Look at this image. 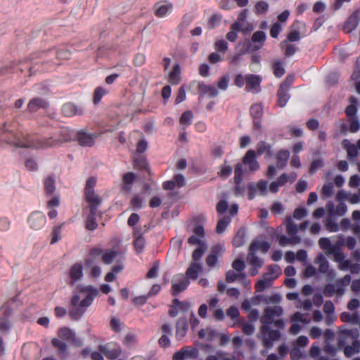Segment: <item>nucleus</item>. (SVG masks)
<instances>
[{
    "mask_svg": "<svg viewBox=\"0 0 360 360\" xmlns=\"http://www.w3.org/2000/svg\"><path fill=\"white\" fill-rule=\"evenodd\" d=\"M134 248L137 252H141L146 245L145 239L139 231L134 232Z\"/></svg>",
    "mask_w": 360,
    "mask_h": 360,
    "instance_id": "obj_32",
    "label": "nucleus"
},
{
    "mask_svg": "<svg viewBox=\"0 0 360 360\" xmlns=\"http://www.w3.org/2000/svg\"><path fill=\"white\" fill-rule=\"evenodd\" d=\"M180 72L181 70L179 65H175L172 71L169 75V82L173 84H177L181 79Z\"/></svg>",
    "mask_w": 360,
    "mask_h": 360,
    "instance_id": "obj_37",
    "label": "nucleus"
},
{
    "mask_svg": "<svg viewBox=\"0 0 360 360\" xmlns=\"http://www.w3.org/2000/svg\"><path fill=\"white\" fill-rule=\"evenodd\" d=\"M136 179V176L133 172H127L122 176V191L129 193L132 188V184Z\"/></svg>",
    "mask_w": 360,
    "mask_h": 360,
    "instance_id": "obj_27",
    "label": "nucleus"
},
{
    "mask_svg": "<svg viewBox=\"0 0 360 360\" xmlns=\"http://www.w3.org/2000/svg\"><path fill=\"white\" fill-rule=\"evenodd\" d=\"M85 193L87 201L92 204L93 206H96L100 203V198L94 193V191H85Z\"/></svg>",
    "mask_w": 360,
    "mask_h": 360,
    "instance_id": "obj_48",
    "label": "nucleus"
},
{
    "mask_svg": "<svg viewBox=\"0 0 360 360\" xmlns=\"http://www.w3.org/2000/svg\"><path fill=\"white\" fill-rule=\"evenodd\" d=\"M46 224V217L40 212L31 214L29 218V224L32 229L39 230Z\"/></svg>",
    "mask_w": 360,
    "mask_h": 360,
    "instance_id": "obj_10",
    "label": "nucleus"
},
{
    "mask_svg": "<svg viewBox=\"0 0 360 360\" xmlns=\"http://www.w3.org/2000/svg\"><path fill=\"white\" fill-rule=\"evenodd\" d=\"M325 225L330 232H337L340 230L339 225L330 218L326 219Z\"/></svg>",
    "mask_w": 360,
    "mask_h": 360,
    "instance_id": "obj_57",
    "label": "nucleus"
},
{
    "mask_svg": "<svg viewBox=\"0 0 360 360\" xmlns=\"http://www.w3.org/2000/svg\"><path fill=\"white\" fill-rule=\"evenodd\" d=\"M248 11L247 10H244L240 13L238 16L237 21L232 25V29L233 30H240L242 31H251L253 29L252 25H249L248 29L244 27V25L245 22V20L247 18Z\"/></svg>",
    "mask_w": 360,
    "mask_h": 360,
    "instance_id": "obj_25",
    "label": "nucleus"
},
{
    "mask_svg": "<svg viewBox=\"0 0 360 360\" xmlns=\"http://www.w3.org/2000/svg\"><path fill=\"white\" fill-rule=\"evenodd\" d=\"M255 253L256 252H252L250 251L248 256V262L252 266H256L257 268H261L263 262L255 255Z\"/></svg>",
    "mask_w": 360,
    "mask_h": 360,
    "instance_id": "obj_47",
    "label": "nucleus"
},
{
    "mask_svg": "<svg viewBox=\"0 0 360 360\" xmlns=\"http://www.w3.org/2000/svg\"><path fill=\"white\" fill-rule=\"evenodd\" d=\"M98 294V290L92 285L79 286L71 298L70 315L76 319H79Z\"/></svg>",
    "mask_w": 360,
    "mask_h": 360,
    "instance_id": "obj_1",
    "label": "nucleus"
},
{
    "mask_svg": "<svg viewBox=\"0 0 360 360\" xmlns=\"http://www.w3.org/2000/svg\"><path fill=\"white\" fill-rule=\"evenodd\" d=\"M266 38V34L262 31H257L253 34L252 40L256 44L255 46L256 49H259L262 47Z\"/></svg>",
    "mask_w": 360,
    "mask_h": 360,
    "instance_id": "obj_34",
    "label": "nucleus"
},
{
    "mask_svg": "<svg viewBox=\"0 0 360 360\" xmlns=\"http://www.w3.org/2000/svg\"><path fill=\"white\" fill-rule=\"evenodd\" d=\"M172 10L173 5L168 2L158 3L155 6V13L158 18L166 17Z\"/></svg>",
    "mask_w": 360,
    "mask_h": 360,
    "instance_id": "obj_20",
    "label": "nucleus"
},
{
    "mask_svg": "<svg viewBox=\"0 0 360 360\" xmlns=\"http://www.w3.org/2000/svg\"><path fill=\"white\" fill-rule=\"evenodd\" d=\"M344 292V290L341 288H336L333 285H328L324 290L325 295L328 296H331L332 295L336 293L338 295H342Z\"/></svg>",
    "mask_w": 360,
    "mask_h": 360,
    "instance_id": "obj_49",
    "label": "nucleus"
},
{
    "mask_svg": "<svg viewBox=\"0 0 360 360\" xmlns=\"http://www.w3.org/2000/svg\"><path fill=\"white\" fill-rule=\"evenodd\" d=\"M60 137H53V140H46L45 141H39L32 139L30 137H26L23 140H18L13 143V145L19 148H27L32 149L46 148L56 146L60 142L66 141L76 138V131L68 128H63L60 130Z\"/></svg>",
    "mask_w": 360,
    "mask_h": 360,
    "instance_id": "obj_3",
    "label": "nucleus"
},
{
    "mask_svg": "<svg viewBox=\"0 0 360 360\" xmlns=\"http://www.w3.org/2000/svg\"><path fill=\"white\" fill-rule=\"evenodd\" d=\"M189 285V281L182 274L175 276L172 279V290L174 294L184 290Z\"/></svg>",
    "mask_w": 360,
    "mask_h": 360,
    "instance_id": "obj_11",
    "label": "nucleus"
},
{
    "mask_svg": "<svg viewBox=\"0 0 360 360\" xmlns=\"http://www.w3.org/2000/svg\"><path fill=\"white\" fill-rule=\"evenodd\" d=\"M297 179V174L295 172H291L289 174H283L281 176H280L278 179V184L280 186H283L286 183H292L295 181Z\"/></svg>",
    "mask_w": 360,
    "mask_h": 360,
    "instance_id": "obj_38",
    "label": "nucleus"
},
{
    "mask_svg": "<svg viewBox=\"0 0 360 360\" xmlns=\"http://www.w3.org/2000/svg\"><path fill=\"white\" fill-rule=\"evenodd\" d=\"M360 351V342L354 341L351 346H347L345 348V356L349 357Z\"/></svg>",
    "mask_w": 360,
    "mask_h": 360,
    "instance_id": "obj_39",
    "label": "nucleus"
},
{
    "mask_svg": "<svg viewBox=\"0 0 360 360\" xmlns=\"http://www.w3.org/2000/svg\"><path fill=\"white\" fill-rule=\"evenodd\" d=\"M344 148L346 149L349 158H355L357 155V148L352 144L348 140H344L342 142Z\"/></svg>",
    "mask_w": 360,
    "mask_h": 360,
    "instance_id": "obj_40",
    "label": "nucleus"
},
{
    "mask_svg": "<svg viewBox=\"0 0 360 360\" xmlns=\"http://www.w3.org/2000/svg\"><path fill=\"white\" fill-rule=\"evenodd\" d=\"M84 276L83 266L80 264H73L69 271L68 278L69 283L75 285L77 282L81 281Z\"/></svg>",
    "mask_w": 360,
    "mask_h": 360,
    "instance_id": "obj_8",
    "label": "nucleus"
},
{
    "mask_svg": "<svg viewBox=\"0 0 360 360\" xmlns=\"http://www.w3.org/2000/svg\"><path fill=\"white\" fill-rule=\"evenodd\" d=\"M295 305L296 308L304 309L305 310H308L311 307L312 304H311V300H309V299H307L304 300H298L295 303Z\"/></svg>",
    "mask_w": 360,
    "mask_h": 360,
    "instance_id": "obj_62",
    "label": "nucleus"
},
{
    "mask_svg": "<svg viewBox=\"0 0 360 360\" xmlns=\"http://www.w3.org/2000/svg\"><path fill=\"white\" fill-rule=\"evenodd\" d=\"M230 82V77L228 75H224L220 78L217 83V86L221 90H226Z\"/></svg>",
    "mask_w": 360,
    "mask_h": 360,
    "instance_id": "obj_60",
    "label": "nucleus"
},
{
    "mask_svg": "<svg viewBox=\"0 0 360 360\" xmlns=\"http://www.w3.org/2000/svg\"><path fill=\"white\" fill-rule=\"evenodd\" d=\"M357 316V312H354L352 314L343 312L341 314L340 319L342 321L355 323Z\"/></svg>",
    "mask_w": 360,
    "mask_h": 360,
    "instance_id": "obj_52",
    "label": "nucleus"
},
{
    "mask_svg": "<svg viewBox=\"0 0 360 360\" xmlns=\"http://www.w3.org/2000/svg\"><path fill=\"white\" fill-rule=\"evenodd\" d=\"M243 175V165L238 163L235 169V181L236 184V193L238 195H243L245 193V187L240 185Z\"/></svg>",
    "mask_w": 360,
    "mask_h": 360,
    "instance_id": "obj_19",
    "label": "nucleus"
},
{
    "mask_svg": "<svg viewBox=\"0 0 360 360\" xmlns=\"http://www.w3.org/2000/svg\"><path fill=\"white\" fill-rule=\"evenodd\" d=\"M286 231L291 236L292 243H299L301 239L296 234L299 232L298 226L292 221L290 217H288L285 221Z\"/></svg>",
    "mask_w": 360,
    "mask_h": 360,
    "instance_id": "obj_15",
    "label": "nucleus"
},
{
    "mask_svg": "<svg viewBox=\"0 0 360 360\" xmlns=\"http://www.w3.org/2000/svg\"><path fill=\"white\" fill-rule=\"evenodd\" d=\"M58 338H53L52 340V344L61 353L65 352L67 349V345L65 341L76 347H80L82 345V341L68 328H60L58 332Z\"/></svg>",
    "mask_w": 360,
    "mask_h": 360,
    "instance_id": "obj_4",
    "label": "nucleus"
},
{
    "mask_svg": "<svg viewBox=\"0 0 360 360\" xmlns=\"http://www.w3.org/2000/svg\"><path fill=\"white\" fill-rule=\"evenodd\" d=\"M118 255L119 253L117 251L108 250L102 255L101 259L104 263L109 264L112 263L115 258H117Z\"/></svg>",
    "mask_w": 360,
    "mask_h": 360,
    "instance_id": "obj_41",
    "label": "nucleus"
},
{
    "mask_svg": "<svg viewBox=\"0 0 360 360\" xmlns=\"http://www.w3.org/2000/svg\"><path fill=\"white\" fill-rule=\"evenodd\" d=\"M187 324L184 319L179 320L176 323V338L177 340H181L186 334Z\"/></svg>",
    "mask_w": 360,
    "mask_h": 360,
    "instance_id": "obj_31",
    "label": "nucleus"
},
{
    "mask_svg": "<svg viewBox=\"0 0 360 360\" xmlns=\"http://www.w3.org/2000/svg\"><path fill=\"white\" fill-rule=\"evenodd\" d=\"M161 337L159 339V345L162 347H169L170 340L169 336L172 335V326L170 324L165 323L160 328Z\"/></svg>",
    "mask_w": 360,
    "mask_h": 360,
    "instance_id": "obj_14",
    "label": "nucleus"
},
{
    "mask_svg": "<svg viewBox=\"0 0 360 360\" xmlns=\"http://www.w3.org/2000/svg\"><path fill=\"white\" fill-rule=\"evenodd\" d=\"M79 143L84 146H91L94 144L96 136L84 131H76V138Z\"/></svg>",
    "mask_w": 360,
    "mask_h": 360,
    "instance_id": "obj_21",
    "label": "nucleus"
},
{
    "mask_svg": "<svg viewBox=\"0 0 360 360\" xmlns=\"http://www.w3.org/2000/svg\"><path fill=\"white\" fill-rule=\"evenodd\" d=\"M193 120V113L191 111H186L184 112L180 118V123L184 127L191 124Z\"/></svg>",
    "mask_w": 360,
    "mask_h": 360,
    "instance_id": "obj_51",
    "label": "nucleus"
},
{
    "mask_svg": "<svg viewBox=\"0 0 360 360\" xmlns=\"http://www.w3.org/2000/svg\"><path fill=\"white\" fill-rule=\"evenodd\" d=\"M281 49L285 50L287 56H292L295 53V48L293 45L289 44L287 41H284L281 44Z\"/></svg>",
    "mask_w": 360,
    "mask_h": 360,
    "instance_id": "obj_59",
    "label": "nucleus"
},
{
    "mask_svg": "<svg viewBox=\"0 0 360 360\" xmlns=\"http://www.w3.org/2000/svg\"><path fill=\"white\" fill-rule=\"evenodd\" d=\"M290 157V153L287 150H281L277 154V167L278 168L284 167Z\"/></svg>",
    "mask_w": 360,
    "mask_h": 360,
    "instance_id": "obj_35",
    "label": "nucleus"
},
{
    "mask_svg": "<svg viewBox=\"0 0 360 360\" xmlns=\"http://www.w3.org/2000/svg\"><path fill=\"white\" fill-rule=\"evenodd\" d=\"M338 263L339 269L342 271L349 270L352 274L360 273V263H352L350 259H342L340 261H337Z\"/></svg>",
    "mask_w": 360,
    "mask_h": 360,
    "instance_id": "obj_17",
    "label": "nucleus"
},
{
    "mask_svg": "<svg viewBox=\"0 0 360 360\" xmlns=\"http://www.w3.org/2000/svg\"><path fill=\"white\" fill-rule=\"evenodd\" d=\"M269 8V4L264 1L257 2L255 5L256 13L258 15L264 13Z\"/></svg>",
    "mask_w": 360,
    "mask_h": 360,
    "instance_id": "obj_61",
    "label": "nucleus"
},
{
    "mask_svg": "<svg viewBox=\"0 0 360 360\" xmlns=\"http://www.w3.org/2000/svg\"><path fill=\"white\" fill-rule=\"evenodd\" d=\"M273 68H274V73L275 76L277 77H282L285 73V69L283 68V65L280 62L274 63Z\"/></svg>",
    "mask_w": 360,
    "mask_h": 360,
    "instance_id": "obj_64",
    "label": "nucleus"
},
{
    "mask_svg": "<svg viewBox=\"0 0 360 360\" xmlns=\"http://www.w3.org/2000/svg\"><path fill=\"white\" fill-rule=\"evenodd\" d=\"M235 247H240L245 243V233L243 231H239L233 240Z\"/></svg>",
    "mask_w": 360,
    "mask_h": 360,
    "instance_id": "obj_58",
    "label": "nucleus"
},
{
    "mask_svg": "<svg viewBox=\"0 0 360 360\" xmlns=\"http://www.w3.org/2000/svg\"><path fill=\"white\" fill-rule=\"evenodd\" d=\"M251 115L255 119L259 118L263 113V108L260 104H255L250 108Z\"/></svg>",
    "mask_w": 360,
    "mask_h": 360,
    "instance_id": "obj_56",
    "label": "nucleus"
},
{
    "mask_svg": "<svg viewBox=\"0 0 360 360\" xmlns=\"http://www.w3.org/2000/svg\"><path fill=\"white\" fill-rule=\"evenodd\" d=\"M62 111L65 116H72L81 112L80 110L75 105L70 103L65 104L63 106Z\"/></svg>",
    "mask_w": 360,
    "mask_h": 360,
    "instance_id": "obj_36",
    "label": "nucleus"
},
{
    "mask_svg": "<svg viewBox=\"0 0 360 360\" xmlns=\"http://www.w3.org/2000/svg\"><path fill=\"white\" fill-rule=\"evenodd\" d=\"M319 245L326 255H333L335 262L345 259V255L342 251L339 250L334 244H332L328 238H321L319 240Z\"/></svg>",
    "mask_w": 360,
    "mask_h": 360,
    "instance_id": "obj_6",
    "label": "nucleus"
},
{
    "mask_svg": "<svg viewBox=\"0 0 360 360\" xmlns=\"http://www.w3.org/2000/svg\"><path fill=\"white\" fill-rule=\"evenodd\" d=\"M249 194L250 200L254 198L257 194L265 195L267 192V182L265 181H260L257 184H250L249 185Z\"/></svg>",
    "mask_w": 360,
    "mask_h": 360,
    "instance_id": "obj_13",
    "label": "nucleus"
},
{
    "mask_svg": "<svg viewBox=\"0 0 360 360\" xmlns=\"http://www.w3.org/2000/svg\"><path fill=\"white\" fill-rule=\"evenodd\" d=\"M261 83V78L255 75H245L246 89L249 91L258 92Z\"/></svg>",
    "mask_w": 360,
    "mask_h": 360,
    "instance_id": "obj_16",
    "label": "nucleus"
},
{
    "mask_svg": "<svg viewBox=\"0 0 360 360\" xmlns=\"http://www.w3.org/2000/svg\"><path fill=\"white\" fill-rule=\"evenodd\" d=\"M206 249V244L202 243L195 250V251L193 253V259L195 261V262L198 261L202 257Z\"/></svg>",
    "mask_w": 360,
    "mask_h": 360,
    "instance_id": "obj_50",
    "label": "nucleus"
},
{
    "mask_svg": "<svg viewBox=\"0 0 360 360\" xmlns=\"http://www.w3.org/2000/svg\"><path fill=\"white\" fill-rule=\"evenodd\" d=\"M238 210V206L237 204H233L231 205V207L228 210V212L229 214V217H223L219 219L216 231L218 233H222L229 224L231 221V217L237 214Z\"/></svg>",
    "mask_w": 360,
    "mask_h": 360,
    "instance_id": "obj_7",
    "label": "nucleus"
},
{
    "mask_svg": "<svg viewBox=\"0 0 360 360\" xmlns=\"http://www.w3.org/2000/svg\"><path fill=\"white\" fill-rule=\"evenodd\" d=\"M198 89L201 96L207 95L210 97H214L218 95L217 89L213 86H209L201 83L199 84Z\"/></svg>",
    "mask_w": 360,
    "mask_h": 360,
    "instance_id": "obj_30",
    "label": "nucleus"
},
{
    "mask_svg": "<svg viewBox=\"0 0 360 360\" xmlns=\"http://www.w3.org/2000/svg\"><path fill=\"white\" fill-rule=\"evenodd\" d=\"M243 163L250 171H256L259 168V163L255 160V153L250 150L243 158Z\"/></svg>",
    "mask_w": 360,
    "mask_h": 360,
    "instance_id": "obj_22",
    "label": "nucleus"
},
{
    "mask_svg": "<svg viewBox=\"0 0 360 360\" xmlns=\"http://www.w3.org/2000/svg\"><path fill=\"white\" fill-rule=\"evenodd\" d=\"M315 264L319 266V271L323 274H328L327 276L329 279L335 277V274L334 271L329 270V263L323 255L320 254L317 256L314 261Z\"/></svg>",
    "mask_w": 360,
    "mask_h": 360,
    "instance_id": "obj_9",
    "label": "nucleus"
},
{
    "mask_svg": "<svg viewBox=\"0 0 360 360\" xmlns=\"http://www.w3.org/2000/svg\"><path fill=\"white\" fill-rule=\"evenodd\" d=\"M198 335L200 338L209 341L214 338V337L216 336V332L213 329L207 328L206 329H203L199 331Z\"/></svg>",
    "mask_w": 360,
    "mask_h": 360,
    "instance_id": "obj_43",
    "label": "nucleus"
},
{
    "mask_svg": "<svg viewBox=\"0 0 360 360\" xmlns=\"http://www.w3.org/2000/svg\"><path fill=\"white\" fill-rule=\"evenodd\" d=\"M64 223L53 227L51 239V244H54L60 240L62 237L61 229Z\"/></svg>",
    "mask_w": 360,
    "mask_h": 360,
    "instance_id": "obj_42",
    "label": "nucleus"
},
{
    "mask_svg": "<svg viewBox=\"0 0 360 360\" xmlns=\"http://www.w3.org/2000/svg\"><path fill=\"white\" fill-rule=\"evenodd\" d=\"M270 248V244L262 240H255L251 243L249 250L252 252H257L258 251L262 253H266Z\"/></svg>",
    "mask_w": 360,
    "mask_h": 360,
    "instance_id": "obj_24",
    "label": "nucleus"
},
{
    "mask_svg": "<svg viewBox=\"0 0 360 360\" xmlns=\"http://www.w3.org/2000/svg\"><path fill=\"white\" fill-rule=\"evenodd\" d=\"M288 91V86H286V84H282L278 91V102L281 107H284L288 101L289 95Z\"/></svg>",
    "mask_w": 360,
    "mask_h": 360,
    "instance_id": "obj_28",
    "label": "nucleus"
},
{
    "mask_svg": "<svg viewBox=\"0 0 360 360\" xmlns=\"http://www.w3.org/2000/svg\"><path fill=\"white\" fill-rule=\"evenodd\" d=\"M271 278L268 276H263V277L257 283L255 288L257 291H263L265 288L271 285Z\"/></svg>",
    "mask_w": 360,
    "mask_h": 360,
    "instance_id": "obj_44",
    "label": "nucleus"
},
{
    "mask_svg": "<svg viewBox=\"0 0 360 360\" xmlns=\"http://www.w3.org/2000/svg\"><path fill=\"white\" fill-rule=\"evenodd\" d=\"M46 191L49 194H53L56 190V179L53 176H49L44 182Z\"/></svg>",
    "mask_w": 360,
    "mask_h": 360,
    "instance_id": "obj_46",
    "label": "nucleus"
},
{
    "mask_svg": "<svg viewBox=\"0 0 360 360\" xmlns=\"http://www.w3.org/2000/svg\"><path fill=\"white\" fill-rule=\"evenodd\" d=\"M360 21V12L356 11L353 13L347 19L344 29L347 32H351L359 25Z\"/></svg>",
    "mask_w": 360,
    "mask_h": 360,
    "instance_id": "obj_23",
    "label": "nucleus"
},
{
    "mask_svg": "<svg viewBox=\"0 0 360 360\" xmlns=\"http://www.w3.org/2000/svg\"><path fill=\"white\" fill-rule=\"evenodd\" d=\"M291 321L293 322V324L290 328V332L293 335L299 333L301 330L302 328L297 322H302L304 324L309 323V321L300 312L295 313L291 317Z\"/></svg>",
    "mask_w": 360,
    "mask_h": 360,
    "instance_id": "obj_12",
    "label": "nucleus"
},
{
    "mask_svg": "<svg viewBox=\"0 0 360 360\" xmlns=\"http://www.w3.org/2000/svg\"><path fill=\"white\" fill-rule=\"evenodd\" d=\"M197 353L195 349L188 347H183L173 355V360H186L196 356Z\"/></svg>",
    "mask_w": 360,
    "mask_h": 360,
    "instance_id": "obj_18",
    "label": "nucleus"
},
{
    "mask_svg": "<svg viewBox=\"0 0 360 360\" xmlns=\"http://www.w3.org/2000/svg\"><path fill=\"white\" fill-rule=\"evenodd\" d=\"M108 90L103 89V87H98L95 89L94 94V103L95 104H97L102 97L107 94Z\"/></svg>",
    "mask_w": 360,
    "mask_h": 360,
    "instance_id": "obj_55",
    "label": "nucleus"
},
{
    "mask_svg": "<svg viewBox=\"0 0 360 360\" xmlns=\"http://www.w3.org/2000/svg\"><path fill=\"white\" fill-rule=\"evenodd\" d=\"M280 274V268L277 265L271 266L269 271L264 274V276H268L269 278H271V281L272 282L276 278L278 277Z\"/></svg>",
    "mask_w": 360,
    "mask_h": 360,
    "instance_id": "obj_53",
    "label": "nucleus"
},
{
    "mask_svg": "<svg viewBox=\"0 0 360 360\" xmlns=\"http://www.w3.org/2000/svg\"><path fill=\"white\" fill-rule=\"evenodd\" d=\"M283 309L280 306L269 307L264 310V315L261 317L262 326L261 328V334L259 338L263 342L264 346L266 348H271L274 342L278 340L280 333L276 330H269V326L274 322L276 317L281 316Z\"/></svg>",
    "mask_w": 360,
    "mask_h": 360,
    "instance_id": "obj_2",
    "label": "nucleus"
},
{
    "mask_svg": "<svg viewBox=\"0 0 360 360\" xmlns=\"http://www.w3.org/2000/svg\"><path fill=\"white\" fill-rule=\"evenodd\" d=\"M12 327V323L8 319V315L4 311L0 313V333H6Z\"/></svg>",
    "mask_w": 360,
    "mask_h": 360,
    "instance_id": "obj_29",
    "label": "nucleus"
},
{
    "mask_svg": "<svg viewBox=\"0 0 360 360\" xmlns=\"http://www.w3.org/2000/svg\"><path fill=\"white\" fill-rule=\"evenodd\" d=\"M94 208L91 207V214L87 217L86 227L87 229L93 231L96 229L97 224L94 218Z\"/></svg>",
    "mask_w": 360,
    "mask_h": 360,
    "instance_id": "obj_54",
    "label": "nucleus"
},
{
    "mask_svg": "<svg viewBox=\"0 0 360 360\" xmlns=\"http://www.w3.org/2000/svg\"><path fill=\"white\" fill-rule=\"evenodd\" d=\"M101 254L99 250H94L91 252L90 257L86 259L84 264V269L87 277L91 280H96L99 278L102 274V269L101 267V259L98 257Z\"/></svg>",
    "mask_w": 360,
    "mask_h": 360,
    "instance_id": "obj_5",
    "label": "nucleus"
},
{
    "mask_svg": "<svg viewBox=\"0 0 360 360\" xmlns=\"http://www.w3.org/2000/svg\"><path fill=\"white\" fill-rule=\"evenodd\" d=\"M44 103L41 100H40L39 98H34L29 103L28 109L30 111H35L39 107L44 106Z\"/></svg>",
    "mask_w": 360,
    "mask_h": 360,
    "instance_id": "obj_63",
    "label": "nucleus"
},
{
    "mask_svg": "<svg viewBox=\"0 0 360 360\" xmlns=\"http://www.w3.org/2000/svg\"><path fill=\"white\" fill-rule=\"evenodd\" d=\"M101 352L105 356L110 359L117 358L121 354V349L119 347L112 345H106L101 348Z\"/></svg>",
    "mask_w": 360,
    "mask_h": 360,
    "instance_id": "obj_26",
    "label": "nucleus"
},
{
    "mask_svg": "<svg viewBox=\"0 0 360 360\" xmlns=\"http://www.w3.org/2000/svg\"><path fill=\"white\" fill-rule=\"evenodd\" d=\"M260 303V297H253L250 300H246L242 303V309L248 311L251 309L252 305H257Z\"/></svg>",
    "mask_w": 360,
    "mask_h": 360,
    "instance_id": "obj_45",
    "label": "nucleus"
},
{
    "mask_svg": "<svg viewBox=\"0 0 360 360\" xmlns=\"http://www.w3.org/2000/svg\"><path fill=\"white\" fill-rule=\"evenodd\" d=\"M202 270V268L199 263L193 262L187 269L186 274L190 278L196 279Z\"/></svg>",
    "mask_w": 360,
    "mask_h": 360,
    "instance_id": "obj_33",
    "label": "nucleus"
}]
</instances>
